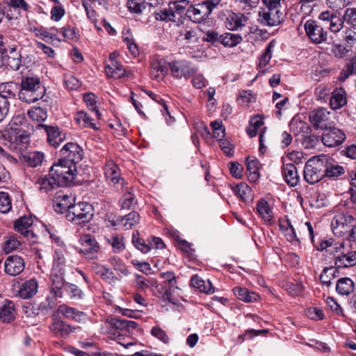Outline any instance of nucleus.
<instances>
[{
  "instance_id": "obj_1",
  "label": "nucleus",
  "mask_w": 356,
  "mask_h": 356,
  "mask_svg": "<svg viewBox=\"0 0 356 356\" xmlns=\"http://www.w3.org/2000/svg\"><path fill=\"white\" fill-rule=\"evenodd\" d=\"M45 88L41 85L38 76H23L21 79L20 89L18 92L19 99L26 103H33L42 99Z\"/></svg>"
},
{
  "instance_id": "obj_7",
  "label": "nucleus",
  "mask_w": 356,
  "mask_h": 356,
  "mask_svg": "<svg viewBox=\"0 0 356 356\" xmlns=\"http://www.w3.org/2000/svg\"><path fill=\"white\" fill-rule=\"evenodd\" d=\"M334 264L337 268H348L356 265V251L345 249V243H341L336 248Z\"/></svg>"
},
{
  "instance_id": "obj_34",
  "label": "nucleus",
  "mask_w": 356,
  "mask_h": 356,
  "mask_svg": "<svg viewBox=\"0 0 356 356\" xmlns=\"http://www.w3.org/2000/svg\"><path fill=\"white\" fill-rule=\"evenodd\" d=\"M233 292L239 300L245 302H255L259 298L257 293L250 291L245 288L235 287L233 289Z\"/></svg>"
},
{
  "instance_id": "obj_10",
  "label": "nucleus",
  "mask_w": 356,
  "mask_h": 356,
  "mask_svg": "<svg viewBox=\"0 0 356 356\" xmlns=\"http://www.w3.org/2000/svg\"><path fill=\"white\" fill-rule=\"evenodd\" d=\"M309 118L315 129H325L332 124L330 112L324 108H319L311 111Z\"/></svg>"
},
{
  "instance_id": "obj_33",
  "label": "nucleus",
  "mask_w": 356,
  "mask_h": 356,
  "mask_svg": "<svg viewBox=\"0 0 356 356\" xmlns=\"http://www.w3.org/2000/svg\"><path fill=\"white\" fill-rule=\"evenodd\" d=\"M191 286L193 288L198 289L200 292L206 293H213L214 289L209 281L206 282L200 277L195 275L191 279Z\"/></svg>"
},
{
  "instance_id": "obj_11",
  "label": "nucleus",
  "mask_w": 356,
  "mask_h": 356,
  "mask_svg": "<svg viewBox=\"0 0 356 356\" xmlns=\"http://www.w3.org/2000/svg\"><path fill=\"white\" fill-rule=\"evenodd\" d=\"M49 330L54 336L65 339L71 333L74 332L76 328L65 321L60 320L57 315L54 314L51 318V323L49 326Z\"/></svg>"
},
{
  "instance_id": "obj_21",
  "label": "nucleus",
  "mask_w": 356,
  "mask_h": 356,
  "mask_svg": "<svg viewBox=\"0 0 356 356\" xmlns=\"http://www.w3.org/2000/svg\"><path fill=\"white\" fill-rule=\"evenodd\" d=\"M225 26L230 31H236L245 25L247 17L242 13H235L227 10L226 14Z\"/></svg>"
},
{
  "instance_id": "obj_22",
  "label": "nucleus",
  "mask_w": 356,
  "mask_h": 356,
  "mask_svg": "<svg viewBox=\"0 0 356 356\" xmlns=\"http://www.w3.org/2000/svg\"><path fill=\"white\" fill-rule=\"evenodd\" d=\"M140 220V216L136 211H132L124 216H119L111 221L112 226H121L124 229H131L138 224Z\"/></svg>"
},
{
  "instance_id": "obj_61",
  "label": "nucleus",
  "mask_w": 356,
  "mask_h": 356,
  "mask_svg": "<svg viewBox=\"0 0 356 356\" xmlns=\"http://www.w3.org/2000/svg\"><path fill=\"white\" fill-rule=\"evenodd\" d=\"M160 276L165 280V286L176 287L177 284V277L173 271L161 273Z\"/></svg>"
},
{
  "instance_id": "obj_52",
  "label": "nucleus",
  "mask_w": 356,
  "mask_h": 356,
  "mask_svg": "<svg viewBox=\"0 0 356 356\" xmlns=\"http://www.w3.org/2000/svg\"><path fill=\"white\" fill-rule=\"evenodd\" d=\"M65 291L72 299H82L84 295L79 287H78L76 284L69 282H66Z\"/></svg>"
},
{
  "instance_id": "obj_46",
  "label": "nucleus",
  "mask_w": 356,
  "mask_h": 356,
  "mask_svg": "<svg viewBox=\"0 0 356 356\" xmlns=\"http://www.w3.org/2000/svg\"><path fill=\"white\" fill-rule=\"evenodd\" d=\"M29 117L39 122L44 121L47 118V111L41 106H34L28 111Z\"/></svg>"
},
{
  "instance_id": "obj_24",
  "label": "nucleus",
  "mask_w": 356,
  "mask_h": 356,
  "mask_svg": "<svg viewBox=\"0 0 356 356\" xmlns=\"http://www.w3.org/2000/svg\"><path fill=\"white\" fill-rule=\"evenodd\" d=\"M57 312L63 315L65 318L71 320H74L76 322H81L86 318V314L78 309L70 307L65 304H63L58 306Z\"/></svg>"
},
{
  "instance_id": "obj_15",
  "label": "nucleus",
  "mask_w": 356,
  "mask_h": 356,
  "mask_svg": "<svg viewBox=\"0 0 356 356\" xmlns=\"http://www.w3.org/2000/svg\"><path fill=\"white\" fill-rule=\"evenodd\" d=\"M284 20V15L281 10L267 9L259 12L258 21L264 26H275L281 24Z\"/></svg>"
},
{
  "instance_id": "obj_19",
  "label": "nucleus",
  "mask_w": 356,
  "mask_h": 356,
  "mask_svg": "<svg viewBox=\"0 0 356 356\" xmlns=\"http://www.w3.org/2000/svg\"><path fill=\"white\" fill-rule=\"evenodd\" d=\"M36 129H44L47 134L48 142L55 147H58L65 138V134H62L58 127L39 124L36 126Z\"/></svg>"
},
{
  "instance_id": "obj_4",
  "label": "nucleus",
  "mask_w": 356,
  "mask_h": 356,
  "mask_svg": "<svg viewBox=\"0 0 356 356\" xmlns=\"http://www.w3.org/2000/svg\"><path fill=\"white\" fill-rule=\"evenodd\" d=\"M327 163V158L323 156L322 159L313 157L309 159L305 166L304 177L305 181L314 184L325 177L324 168L325 163Z\"/></svg>"
},
{
  "instance_id": "obj_12",
  "label": "nucleus",
  "mask_w": 356,
  "mask_h": 356,
  "mask_svg": "<svg viewBox=\"0 0 356 356\" xmlns=\"http://www.w3.org/2000/svg\"><path fill=\"white\" fill-rule=\"evenodd\" d=\"M63 158L65 163L76 165L81 161L83 156V149L76 143H67L60 150Z\"/></svg>"
},
{
  "instance_id": "obj_36",
  "label": "nucleus",
  "mask_w": 356,
  "mask_h": 356,
  "mask_svg": "<svg viewBox=\"0 0 356 356\" xmlns=\"http://www.w3.org/2000/svg\"><path fill=\"white\" fill-rule=\"evenodd\" d=\"M56 305L57 301L55 300V297H50L49 296H47L38 305L36 314L47 316L56 307Z\"/></svg>"
},
{
  "instance_id": "obj_43",
  "label": "nucleus",
  "mask_w": 356,
  "mask_h": 356,
  "mask_svg": "<svg viewBox=\"0 0 356 356\" xmlns=\"http://www.w3.org/2000/svg\"><path fill=\"white\" fill-rule=\"evenodd\" d=\"M91 268L102 280L108 281L115 278L114 273L105 266L93 262L91 264Z\"/></svg>"
},
{
  "instance_id": "obj_2",
  "label": "nucleus",
  "mask_w": 356,
  "mask_h": 356,
  "mask_svg": "<svg viewBox=\"0 0 356 356\" xmlns=\"http://www.w3.org/2000/svg\"><path fill=\"white\" fill-rule=\"evenodd\" d=\"M65 161L61 159H59L58 162L53 165L49 170V175L60 186H67L72 182L75 179L77 172L75 165L69 164Z\"/></svg>"
},
{
  "instance_id": "obj_54",
  "label": "nucleus",
  "mask_w": 356,
  "mask_h": 356,
  "mask_svg": "<svg viewBox=\"0 0 356 356\" xmlns=\"http://www.w3.org/2000/svg\"><path fill=\"white\" fill-rule=\"evenodd\" d=\"M65 270H58L51 268L50 275L51 284L60 285L65 284L66 282L64 279Z\"/></svg>"
},
{
  "instance_id": "obj_28",
  "label": "nucleus",
  "mask_w": 356,
  "mask_h": 356,
  "mask_svg": "<svg viewBox=\"0 0 356 356\" xmlns=\"http://www.w3.org/2000/svg\"><path fill=\"white\" fill-rule=\"evenodd\" d=\"M22 245L21 241L17 235L12 234L4 237V241L2 244V250L6 254H9L13 251L17 250Z\"/></svg>"
},
{
  "instance_id": "obj_49",
  "label": "nucleus",
  "mask_w": 356,
  "mask_h": 356,
  "mask_svg": "<svg viewBox=\"0 0 356 356\" xmlns=\"http://www.w3.org/2000/svg\"><path fill=\"white\" fill-rule=\"evenodd\" d=\"M333 266L325 267L320 275V280L323 285L330 287L332 285V281L338 275H334L332 272Z\"/></svg>"
},
{
  "instance_id": "obj_23",
  "label": "nucleus",
  "mask_w": 356,
  "mask_h": 356,
  "mask_svg": "<svg viewBox=\"0 0 356 356\" xmlns=\"http://www.w3.org/2000/svg\"><path fill=\"white\" fill-rule=\"evenodd\" d=\"M38 289V282L35 278H31L22 282L19 286L18 294L23 299H29L34 296Z\"/></svg>"
},
{
  "instance_id": "obj_30",
  "label": "nucleus",
  "mask_w": 356,
  "mask_h": 356,
  "mask_svg": "<svg viewBox=\"0 0 356 356\" xmlns=\"http://www.w3.org/2000/svg\"><path fill=\"white\" fill-rule=\"evenodd\" d=\"M257 213L259 216L268 223H270L273 219V207L268 204V202H257Z\"/></svg>"
},
{
  "instance_id": "obj_32",
  "label": "nucleus",
  "mask_w": 356,
  "mask_h": 356,
  "mask_svg": "<svg viewBox=\"0 0 356 356\" xmlns=\"http://www.w3.org/2000/svg\"><path fill=\"white\" fill-rule=\"evenodd\" d=\"M211 129V139L209 143H214L216 141L219 144L220 149H222V122L220 120H216L210 123Z\"/></svg>"
},
{
  "instance_id": "obj_5",
  "label": "nucleus",
  "mask_w": 356,
  "mask_h": 356,
  "mask_svg": "<svg viewBox=\"0 0 356 356\" xmlns=\"http://www.w3.org/2000/svg\"><path fill=\"white\" fill-rule=\"evenodd\" d=\"M35 218V216L32 214L29 216H23L14 222V229L33 243L38 240V236L32 229Z\"/></svg>"
},
{
  "instance_id": "obj_60",
  "label": "nucleus",
  "mask_w": 356,
  "mask_h": 356,
  "mask_svg": "<svg viewBox=\"0 0 356 356\" xmlns=\"http://www.w3.org/2000/svg\"><path fill=\"white\" fill-rule=\"evenodd\" d=\"M60 33L63 36L65 40H76L78 37L75 29L69 25L65 26L60 29Z\"/></svg>"
},
{
  "instance_id": "obj_14",
  "label": "nucleus",
  "mask_w": 356,
  "mask_h": 356,
  "mask_svg": "<svg viewBox=\"0 0 356 356\" xmlns=\"http://www.w3.org/2000/svg\"><path fill=\"white\" fill-rule=\"evenodd\" d=\"M321 140L327 147H335L341 144L346 139V135L343 131L332 125L324 129Z\"/></svg>"
},
{
  "instance_id": "obj_25",
  "label": "nucleus",
  "mask_w": 356,
  "mask_h": 356,
  "mask_svg": "<svg viewBox=\"0 0 356 356\" xmlns=\"http://www.w3.org/2000/svg\"><path fill=\"white\" fill-rule=\"evenodd\" d=\"M282 175L286 182L291 186H296L299 181L297 168L293 163L283 165Z\"/></svg>"
},
{
  "instance_id": "obj_50",
  "label": "nucleus",
  "mask_w": 356,
  "mask_h": 356,
  "mask_svg": "<svg viewBox=\"0 0 356 356\" xmlns=\"http://www.w3.org/2000/svg\"><path fill=\"white\" fill-rule=\"evenodd\" d=\"M154 17L156 20L164 22H175L176 18L172 8L168 6V8L162 9L158 12L154 13Z\"/></svg>"
},
{
  "instance_id": "obj_37",
  "label": "nucleus",
  "mask_w": 356,
  "mask_h": 356,
  "mask_svg": "<svg viewBox=\"0 0 356 356\" xmlns=\"http://www.w3.org/2000/svg\"><path fill=\"white\" fill-rule=\"evenodd\" d=\"M105 72L108 76L120 79L126 76V70L118 61H113L111 65L105 67Z\"/></svg>"
},
{
  "instance_id": "obj_3",
  "label": "nucleus",
  "mask_w": 356,
  "mask_h": 356,
  "mask_svg": "<svg viewBox=\"0 0 356 356\" xmlns=\"http://www.w3.org/2000/svg\"><path fill=\"white\" fill-rule=\"evenodd\" d=\"M93 207L88 202H74L69 204L66 218L76 224L89 222L93 218Z\"/></svg>"
},
{
  "instance_id": "obj_35",
  "label": "nucleus",
  "mask_w": 356,
  "mask_h": 356,
  "mask_svg": "<svg viewBox=\"0 0 356 356\" xmlns=\"http://www.w3.org/2000/svg\"><path fill=\"white\" fill-rule=\"evenodd\" d=\"M36 184L40 192L47 193L53 191L60 186V184H58L57 181L52 179L51 176L49 178L47 177L40 178Z\"/></svg>"
},
{
  "instance_id": "obj_40",
  "label": "nucleus",
  "mask_w": 356,
  "mask_h": 356,
  "mask_svg": "<svg viewBox=\"0 0 356 356\" xmlns=\"http://www.w3.org/2000/svg\"><path fill=\"white\" fill-rule=\"evenodd\" d=\"M325 177L336 179L345 174V168L342 165L337 164L325 163L324 169Z\"/></svg>"
},
{
  "instance_id": "obj_47",
  "label": "nucleus",
  "mask_w": 356,
  "mask_h": 356,
  "mask_svg": "<svg viewBox=\"0 0 356 356\" xmlns=\"http://www.w3.org/2000/svg\"><path fill=\"white\" fill-rule=\"evenodd\" d=\"M65 258L64 250L60 248L56 249L53 254V269L65 270Z\"/></svg>"
},
{
  "instance_id": "obj_31",
  "label": "nucleus",
  "mask_w": 356,
  "mask_h": 356,
  "mask_svg": "<svg viewBox=\"0 0 356 356\" xmlns=\"http://www.w3.org/2000/svg\"><path fill=\"white\" fill-rule=\"evenodd\" d=\"M18 84L13 81L6 82L0 84V96L7 100L15 98L16 94H18Z\"/></svg>"
},
{
  "instance_id": "obj_51",
  "label": "nucleus",
  "mask_w": 356,
  "mask_h": 356,
  "mask_svg": "<svg viewBox=\"0 0 356 356\" xmlns=\"http://www.w3.org/2000/svg\"><path fill=\"white\" fill-rule=\"evenodd\" d=\"M343 22L351 28H356V8H348L342 15Z\"/></svg>"
},
{
  "instance_id": "obj_57",
  "label": "nucleus",
  "mask_w": 356,
  "mask_h": 356,
  "mask_svg": "<svg viewBox=\"0 0 356 356\" xmlns=\"http://www.w3.org/2000/svg\"><path fill=\"white\" fill-rule=\"evenodd\" d=\"M83 100L87 106L90 107V110L93 111L98 119L101 118V113L97 110L96 97L93 93H86L83 95Z\"/></svg>"
},
{
  "instance_id": "obj_48",
  "label": "nucleus",
  "mask_w": 356,
  "mask_h": 356,
  "mask_svg": "<svg viewBox=\"0 0 356 356\" xmlns=\"http://www.w3.org/2000/svg\"><path fill=\"white\" fill-rule=\"evenodd\" d=\"M145 0H128L127 7L129 12L135 14H140L146 8Z\"/></svg>"
},
{
  "instance_id": "obj_9",
  "label": "nucleus",
  "mask_w": 356,
  "mask_h": 356,
  "mask_svg": "<svg viewBox=\"0 0 356 356\" xmlns=\"http://www.w3.org/2000/svg\"><path fill=\"white\" fill-rule=\"evenodd\" d=\"M211 12L209 4H207L203 1L193 6H190L186 12V16L194 23H202L208 18Z\"/></svg>"
},
{
  "instance_id": "obj_16",
  "label": "nucleus",
  "mask_w": 356,
  "mask_h": 356,
  "mask_svg": "<svg viewBox=\"0 0 356 356\" xmlns=\"http://www.w3.org/2000/svg\"><path fill=\"white\" fill-rule=\"evenodd\" d=\"M4 271L7 275L16 276L25 268L24 259L17 254L8 256L4 261Z\"/></svg>"
},
{
  "instance_id": "obj_63",
  "label": "nucleus",
  "mask_w": 356,
  "mask_h": 356,
  "mask_svg": "<svg viewBox=\"0 0 356 356\" xmlns=\"http://www.w3.org/2000/svg\"><path fill=\"white\" fill-rule=\"evenodd\" d=\"M123 42L126 44L127 49L129 50L130 53L134 56L136 57L139 55V50L136 43L134 42V39L131 36H123L122 37Z\"/></svg>"
},
{
  "instance_id": "obj_59",
  "label": "nucleus",
  "mask_w": 356,
  "mask_h": 356,
  "mask_svg": "<svg viewBox=\"0 0 356 356\" xmlns=\"http://www.w3.org/2000/svg\"><path fill=\"white\" fill-rule=\"evenodd\" d=\"M150 333L154 337L156 338L165 344L168 343L170 341V338L166 334L165 331L159 326L153 327L151 329Z\"/></svg>"
},
{
  "instance_id": "obj_29",
  "label": "nucleus",
  "mask_w": 356,
  "mask_h": 356,
  "mask_svg": "<svg viewBox=\"0 0 356 356\" xmlns=\"http://www.w3.org/2000/svg\"><path fill=\"white\" fill-rule=\"evenodd\" d=\"M132 243L134 247L143 254L149 252L152 248V243L150 240L147 242L140 236V233L136 230L132 234Z\"/></svg>"
},
{
  "instance_id": "obj_58",
  "label": "nucleus",
  "mask_w": 356,
  "mask_h": 356,
  "mask_svg": "<svg viewBox=\"0 0 356 356\" xmlns=\"http://www.w3.org/2000/svg\"><path fill=\"white\" fill-rule=\"evenodd\" d=\"M274 42L271 41L266 47L264 52L262 54L259 59V65L260 67H265L270 61L272 56V49L274 47Z\"/></svg>"
},
{
  "instance_id": "obj_17",
  "label": "nucleus",
  "mask_w": 356,
  "mask_h": 356,
  "mask_svg": "<svg viewBox=\"0 0 356 356\" xmlns=\"http://www.w3.org/2000/svg\"><path fill=\"white\" fill-rule=\"evenodd\" d=\"M4 65L9 70L17 71L22 65V55L20 51L13 46L7 47L3 52Z\"/></svg>"
},
{
  "instance_id": "obj_45",
  "label": "nucleus",
  "mask_w": 356,
  "mask_h": 356,
  "mask_svg": "<svg viewBox=\"0 0 356 356\" xmlns=\"http://www.w3.org/2000/svg\"><path fill=\"white\" fill-rule=\"evenodd\" d=\"M23 159L28 165L35 168L42 163L44 154L39 152H29L23 156Z\"/></svg>"
},
{
  "instance_id": "obj_53",
  "label": "nucleus",
  "mask_w": 356,
  "mask_h": 356,
  "mask_svg": "<svg viewBox=\"0 0 356 356\" xmlns=\"http://www.w3.org/2000/svg\"><path fill=\"white\" fill-rule=\"evenodd\" d=\"M243 38L240 34L224 33V47H233L241 43Z\"/></svg>"
},
{
  "instance_id": "obj_8",
  "label": "nucleus",
  "mask_w": 356,
  "mask_h": 356,
  "mask_svg": "<svg viewBox=\"0 0 356 356\" xmlns=\"http://www.w3.org/2000/svg\"><path fill=\"white\" fill-rule=\"evenodd\" d=\"M79 241L81 243L79 252L82 254L86 259L90 260L97 258V254L99 252L100 247L94 236L90 234H85L80 238Z\"/></svg>"
},
{
  "instance_id": "obj_41",
  "label": "nucleus",
  "mask_w": 356,
  "mask_h": 356,
  "mask_svg": "<svg viewBox=\"0 0 356 356\" xmlns=\"http://www.w3.org/2000/svg\"><path fill=\"white\" fill-rule=\"evenodd\" d=\"M264 120L259 115H256L251 118L249 122V126L246 128V133L250 137H254L257 135L258 129L264 124Z\"/></svg>"
},
{
  "instance_id": "obj_62",
  "label": "nucleus",
  "mask_w": 356,
  "mask_h": 356,
  "mask_svg": "<svg viewBox=\"0 0 356 356\" xmlns=\"http://www.w3.org/2000/svg\"><path fill=\"white\" fill-rule=\"evenodd\" d=\"M230 174L235 178H241L243 170V166L237 161H231L227 164Z\"/></svg>"
},
{
  "instance_id": "obj_42",
  "label": "nucleus",
  "mask_w": 356,
  "mask_h": 356,
  "mask_svg": "<svg viewBox=\"0 0 356 356\" xmlns=\"http://www.w3.org/2000/svg\"><path fill=\"white\" fill-rule=\"evenodd\" d=\"M247 170L249 172L248 179L250 181L255 182L260 177L259 170L260 163L257 159H248L246 161Z\"/></svg>"
},
{
  "instance_id": "obj_26",
  "label": "nucleus",
  "mask_w": 356,
  "mask_h": 356,
  "mask_svg": "<svg viewBox=\"0 0 356 356\" xmlns=\"http://www.w3.org/2000/svg\"><path fill=\"white\" fill-rule=\"evenodd\" d=\"M347 103L346 92L342 88L335 89L330 99V106L333 110L342 108Z\"/></svg>"
},
{
  "instance_id": "obj_38",
  "label": "nucleus",
  "mask_w": 356,
  "mask_h": 356,
  "mask_svg": "<svg viewBox=\"0 0 356 356\" xmlns=\"http://www.w3.org/2000/svg\"><path fill=\"white\" fill-rule=\"evenodd\" d=\"M76 123L81 127H88L94 130L99 129L97 123L92 122V119L84 111H79L75 115Z\"/></svg>"
},
{
  "instance_id": "obj_20",
  "label": "nucleus",
  "mask_w": 356,
  "mask_h": 356,
  "mask_svg": "<svg viewBox=\"0 0 356 356\" xmlns=\"http://www.w3.org/2000/svg\"><path fill=\"white\" fill-rule=\"evenodd\" d=\"M17 311L15 304L10 300H5L0 305V321L3 323L13 322L17 316Z\"/></svg>"
},
{
  "instance_id": "obj_6",
  "label": "nucleus",
  "mask_w": 356,
  "mask_h": 356,
  "mask_svg": "<svg viewBox=\"0 0 356 356\" xmlns=\"http://www.w3.org/2000/svg\"><path fill=\"white\" fill-rule=\"evenodd\" d=\"M355 219L353 216L345 213H337L331 222V227L334 235L341 236L349 232Z\"/></svg>"
},
{
  "instance_id": "obj_55",
  "label": "nucleus",
  "mask_w": 356,
  "mask_h": 356,
  "mask_svg": "<svg viewBox=\"0 0 356 356\" xmlns=\"http://www.w3.org/2000/svg\"><path fill=\"white\" fill-rule=\"evenodd\" d=\"M330 29L333 33H338L340 31L344 25L343 17H339L335 15H331L330 19Z\"/></svg>"
},
{
  "instance_id": "obj_39",
  "label": "nucleus",
  "mask_w": 356,
  "mask_h": 356,
  "mask_svg": "<svg viewBox=\"0 0 356 356\" xmlns=\"http://www.w3.org/2000/svg\"><path fill=\"white\" fill-rule=\"evenodd\" d=\"M105 176L108 180L114 184L119 182L120 179L119 168L113 161H108L105 165Z\"/></svg>"
},
{
  "instance_id": "obj_27",
  "label": "nucleus",
  "mask_w": 356,
  "mask_h": 356,
  "mask_svg": "<svg viewBox=\"0 0 356 356\" xmlns=\"http://www.w3.org/2000/svg\"><path fill=\"white\" fill-rule=\"evenodd\" d=\"M354 289V282L349 277H341L337 282L336 291L341 296H348L355 291Z\"/></svg>"
},
{
  "instance_id": "obj_44",
  "label": "nucleus",
  "mask_w": 356,
  "mask_h": 356,
  "mask_svg": "<svg viewBox=\"0 0 356 356\" xmlns=\"http://www.w3.org/2000/svg\"><path fill=\"white\" fill-rule=\"evenodd\" d=\"M189 3L190 1L188 0L171 1L168 3V6L172 8V11L175 17L176 15L181 16L185 13L186 14Z\"/></svg>"
},
{
  "instance_id": "obj_18",
  "label": "nucleus",
  "mask_w": 356,
  "mask_h": 356,
  "mask_svg": "<svg viewBox=\"0 0 356 356\" xmlns=\"http://www.w3.org/2000/svg\"><path fill=\"white\" fill-rule=\"evenodd\" d=\"M172 76L175 78H189L195 74V69L186 60H179L169 63Z\"/></svg>"
},
{
  "instance_id": "obj_13",
  "label": "nucleus",
  "mask_w": 356,
  "mask_h": 356,
  "mask_svg": "<svg viewBox=\"0 0 356 356\" xmlns=\"http://www.w3.org/2000/svg\"><path fill=\"white\" fill-rule=\"evenodd\" d=\"M307 36L314 43L320 44L327 39V31L322 25L314 20H308L305 24Z\"/></svg>"
},
{
  "instance_id": "obj_56",
  "label": "nucleus",
  "mask_w": 356,
  "mask_h": 356,
  "mask_svg": "<svg viewBox=\"0 0 356 356\" xmlns=\"http://www.w3.org/2000/svg\"><path fill=\"white\" fill-rule=\"evenodd\" d=\"M54 197L56 200H67L70 199L72 200H76V199L75 194L73 193L71 188L68 187H64L63 188L57 191L55 193Z\"/></svg>"
},
{
  "instance_id": "obj_64",
  "label": "nucleus",
  "mask_w": 356,
  "mask_h": 356,
  "mask_svg": "<svg viewBox=\"0 0 356 356\" xmlns=\"http://www.w3.org/2000/svg\"><path fill=\"white\" fill-rule=\"evenodd\" d=\"M109 242L115 252H120L125 248L122 237H120L117 235H113Z\"/></svg>"
}]
</instances>
